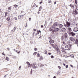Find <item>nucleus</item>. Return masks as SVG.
Returning a JSON list of instances; mask_svg holds the SVG:
<instances>
[{
  "label": "nucleus",
  "instance_id": "f257e3e1",
  "mask_svg": "<svg viewBox=\"0 0 78 78\" xmlns=\"http://www.w3.org/2000/svg\"><path fill=\"white\" fill-rule=\"evenodd\" d=\"M65 37H64V36H62L61 38L62 40V41H66L68 40V37H67V34L66 33L64 34Z\"/></svg>",
  "mask_w": 78,
  "mask_h": 78
},
{
  "label": "nucleus",
  "instance_id": "f03ea898",
  "mask_svg": "<svg viewBox=\"0 0 78 78\" xmlns=\"http://www.w3.org/2000/svg\"><path fill=\"white\" fill-rule=\"evenodd\" d=\"M66 25L64 24V25L65 27H69L70 26V23L68 22V21H66Z\"/></svg>",
  "mask_w": 78,
  "mask_h": 78
},
{
  "label": "nucleus",
  "instance_id": "7ed1b4c3",
  "mask_svg": "<svg viewBox=\"0 0 78 78\" xmlns=\"http://www.w3.org/2000/svg\"><path fill=\"white\" fill-rule=\"evenodd\" d=\"M69 39L70 40V41H72V42H74V41L76 40L75 38L72 37H70L69 38Z\"/></svg>",
  "mask_w": 78,
  "mask_h": 78
},
{
  "label": "nucleus",
  "instance_id": "20e7f679",
  "mask_svg": "<svg viewBox=\"0 0 78 78\" xmlns=\"http://www.w3.org/2000/svg\"><path fill=\"white\" fill-rule=\"evenodd\" d=\"M65 48L67 50H70V47L69 46L66 45L65 46Z\"/></svg>",
  "mask_w": 78,
  "mask_h": 78
},
{
  "label": "nucleus",
  "instance_id": "39448f33",
  "mask_svg": "<svg viewBox=\"0 0 78 78\" xmlns=\"http://www.w3.org/2000/svg\"><path fill=\"white\" fill-rule=\"evenodd\" d=\"M31 66H32L33 68H36L37 67L35 63H34L33 65H31Z\"/></svg>",
  "mask_w": 78,
  "mask_h": 78
},
{
  "label": "nucleus",
  "instance_id": "423d86ee",
  "mask_svg": "<svg viewBox=\"0 0 78 78\" xmlns=\"http://www.w3.org/2000/svg\"><path fill=\"white\" fill-rule=\"evenodd\" d=\"M54 25L55 27H58L59 26V23L58 22H55L54 23Z\"/></svg>",
  "mask_w": 78,
  "mask_h": 78
},
{
  "label": "nucleus",
  "instance_id": "0eeeda50",
  "mask_svg": "<svg viewBox=\"0 0 78 78\" xmlns=\"http://www.w3.org/2000/svg\"><path fill=\"white\" fill-rule=\"evenodd\" d=\"M58 30H59V29L58 28H56L54 30V32L55 33H57V32H58Z\"/></svg>",
  "mask_w": 78,
  "mask_h": 78
},
{
  "label": "nucleus",
  "instance_id": "6e6552de",
  "mask_svg": "<svg viewBox=\"0 0 78 78\" xmlns=\"http://www.w3.org/2000/svg\"><path fill=\"white\" fill-rule=\"evenodd\" d=\"M78 31V28L77 27H74L73 29V31L75 32H77V31Z\"/></svg>",
  "mask_w": 78,
  "mask_h": 78
},
{
  "label": "nucleus",
  "instance_id": "1a4fd4ad",
  "mask_svg": "<svg viewBox=\"0 0 78 78\" xmlns=\"http://www.w3.org/2000/svg\"><path fill=\"white\" fill-rule=\"evenodd\" d=\"M57 53L58 54H60V53H61L60 50H59V48H57Z\"/></svg>",
  "mask_w": 78,
  "mask_h": 78
},
{
  "label": "nucleus",
  "instance_id": "9d476101",
  "mask_svg": "<svg viewBox=\"0 0 78 78\" xmlns=\"http://www.w3.org/2000/svg\"><path fill=\"white\" fill-rule=\"evenodd\" d=\"M70 34L72 36H73L76 34L73 33V32H72L70 33Z\"/></svg>",
  "mask_w": 78,
  "mask_h": 78
},
{
  "label": "nucleus",
  "instance_id": "9b49d317",
  "mask_svg": "<svg viewBox=\"0 0 78 78\" xmlns=\"http://www.w3.org/2000/svg\"><path fill=\"white\" fill-rule=\"evenodd\" d=\"M50 44H53L54 43V41L53 40L50 39V41H49Z\"/></svg>",
  "mask_w": 78,
  "mask_h": 78
},
{
  "label": "nucleus",
  "instance_id": "f8f14e48",
  "mask_svg": "<svg viewBox=\"0 0 78 78\" xmlns=\"http://www.w3.org/2000/svg\"><path fill=\"white\" fill-rule=\"evenodd\" d=\"M75 44H76L77 46H78V40L76 39L75 42Z\"/></svg>",
  "mask_w": 78,
  "mask_h": 78
},
{
  "label": "nucleus",
  "instance_id": "ddd939ff",
  "mask_svg": "<svg viewBox=\"0 0 78 78\" xmlns=\"http://www.w3.org/2000/svg\"><path fill=\"white\" fill-rule=\"evenodd\" d=\"M61 30L63 32H65L66 31V28H63Z\"/></svg>",
  "mask_w": 78,
  "mask_h": 78
},
{
  "label": "nucleus",
  "instance_id": "4468645a",
  "mask_svg": "<svg viewBox=\"0 0 78 78\" xmlns=\"http://www.w3.org/2000/svg\"><path fill=\"white\" fill-rule=\"evenodd\" d=\"M61 50L62 51V52H65V50H64V49L63 48H61Z\"/></svg>",
  "mask_w": 78,
  "mask_h": 78
},
{
  "label": "nucleus",
  "instance_id": "2eb2a0df",
  "mask_svg": "<svg viewBox=\"0 0 78 78\" xmlns=\"http://www.w3.org/2000/svg\"><path fill=\"white\" fill-rule=\"evenodd\" d=\"M73 14H74L76 15V14H77L78 12H77V11H76V10H75V11L73 12Z\"/></svg>",
  "mask_w": 78,
  "mask_h": 78
},
{
  "label": "nucleus",
  "instance_id": "dca6fc26",
  "mask_svg": "<svg viewBox=\"0 0 78 78\" xmlns=\"http://www.w3.org/2000/svg\"><path fill=\"white\" fill-rule=\"evenodd\" d=\"M55 27H56L53 24V25L51 27V30H54V29H55Z\"/></svg>",
  "mask_w": 78,
  "mask_h": 78
},
{
  "label": "nucleus",
  "instance_id": "f3484780",
  "mask_svg": "<svg viewBox=\"0 0 78 78\" xmlns=\"http://www.w3.org/2000/svg\"><path fill=\"white\" fill-rule=\"evenodd\" d=\"M68 31H69V32H70L71 31H72V29L70 27L68 28Z\"/></svg>",
  "mask_w": 78,
  "mask_h": 78
},
{
  "label": "nucleus",
  "instance_id": "a211bd4d",
  "mask_svg": "<svg viewBox=\"0 0 78 78\" xmlns=\"http://www.w3.org/2000/svg\"><path fill=\"white\" fill-rule=\"evenodd\" d=\"M59 26V28H62V27L63 26L62 24H60L59 25H58Z\"/></svg>",
  "mask_w": 78,
  "mask_h": 78
},
{
  "label": "nucleus",
  "instance_id": "6ab92c4d",
  "mask_svg": "<svg viewBox=\"0 0 78 78\" xmlns=\"http://www.w3.org/2000/svg\"><path fill=\"white\" fill-rule=\"evenodd\" d=\"M43 59V57H42V56H41L40 58V61H42Z\"/></svg>",
  "mask_w": 78,
  "mask_h": 78
},
{
  "label": "nucleus",
  "instance_id": "aec40b11",
  "mask_svg": "<svg viewBox=\"0 0 78 78\" xmlns=\"http://www.w3.org/2000/svg\"><path fill=\"white\" fill-rule=\"evenodd\" d=\"M5 16H4V17H6V16H7V15L8 14V13H7V12H5Z\"/></svg>",
  "mask_w": 78,
  "mask_h": 78
},
{
  "label": "nucleus",
  "instance_id": "412c9836",
  "mask_svg": "<svg viewBox=\"0 0 78 78\" xmlns=\"http://www.w3.org/2000/svg\"><path fill=\"white\" fill-rule=\"evenodd\" d=\"M69 6H70L71 8H73V5H72V4H71L70 5H69Z\"/></svg>",
  "mask_w": 78,
  "mask_h": 78
},
{
  "label": "nucleus",
  "instance_id": "4be33fe9",
  "mask_svg": "<svg viewBox=\"0 0 78 78\" xmlns=\"http://www.w3.org/2000/svg\"><path fill=\"white\" fill-rule=\"evenodd\" d=\"M16 30V27H15L14 28H13V30H12V31H13V32L15 31V30Z\"/></svg>",
  "mask_w": 78,
  "mask_h": 78
},
{
  "label": "nucleus",
  "instance_id": "5701e85b",
  "mask_svg": "<svg viewBox=\"0 0 78 78\" xmlns=\"http://www.w3.org/2000/svg\"><path fill=\"white\" fill-rule=\"evenodd\" d=\"M41 9H42V7H40L39 8V11H41Z\"/></svg>",
  "mask_w": 78,
  "mask_h": 78
},
{
  "label": "nucleus",
  "instance_id": "b1692460",
  "mask_svg": "<svg viewBox=\"0 0 78 78\" xmlns=\"http://www.w3.org/2000/svg\"><path fill=\"white\" fill-rule=\"evenodd\" d=\"M6 20H7V21H9V20H10L9 17L7 18L6 19Z\"/></svg>",
  "mask_w": 78,
  "mask_h": 78
},
{
  "label": "nucleus",
  "instance_id": "393cba45",
  "mask_svg": "<svg viewBox=\"0 0 78 78\" xmlns=\"http://www.w3.org/2000/svg\"><path fill=\"white\" fill-rule=\"evenodd\" d=\"M52 46L54 48H55V44H52Z\"/></svg>",
  "mask_w": 78,
  "mask_h": 78
},
{
  "label": "nucleus",
  "instance_id": "a878e982",
  "mask_svg": "<svg viewBox=\"0 0 78 78\" xmlns=\"http://www.w3.org/2000/svg\"><path fill=\"white\" fill-rule=\"evenodd\" d=\"M37 54V52H35L34 53L33 55L34 56H35Z\"/></svg>",
  "mask_w": 78,
  "mask_h": 78
},
{
  "label": "nucleus",
  "instance_id": "bb28decb",
  "mask_svg": "<svg viewBox=\"0 0 78 78\" xmlns=\"http://www.w3.org/2000/svg\"><path fill=\"white\" fill-rule=\"evenodd\" d=\"M21 15H20L18 16V19H21Z\"/></svg>",
  "mask_w": 78,
  "mask_h": 78
},
{
  "label": "nucleus",
  "instance_id": "cd10ccee",
  "mask_svg": "<svg viewBox=\"0 0 78 78\" xmlns=\"http://www.w3.org/2000/svg\"><path fill=\"white\" fill-rule=\"evenodd\" d=\"M37 57H39L40 56V54H37Z\"/></svg>",
  "mask_w": 78,
  "mask_h": 78
},
{
  "label": "nucleus",
  "instance_id": "c85d7f7f",
  "mask_svg": "<svg viewBox=\"0 0 78 78\" xmlns=\"http://www.w3.org/2000/svg\"><path fill=\"white\" fill-rule=\"evenodd\" d=\"M8 9H9V10H11V7H9L8 8Z\"/></svg>",
  "mask_w": 78,
  "mask_h": 78
},
{
  "label": "nucleus",
  "instance_id": "c756f323",
  "mask_svg": "<svg viewBox=\"0 0 78 78\" xmlns=\"http://www.w3.org/2000/svg\"><path fill=\"white\" fill-rule=\"evenodd\" d=\"M28 67H30V66H31L32 67V66H31V65H30V64L29 63V64H28Z\"/></svg>",
  "mask_w": 78,
  "mask_h": 78
},
{
  "label": "nucleus",
  "instance_id": "7c9ffc66",
  "mask_svg": "<svg viewBox=\"0 0 78 78\" xmlns=\"http://www.w3.org/2000/svg\"><path fill=\"white\" fill-rule=\"evenodd\" d=\"M5 59L6 60H8V59H9V58L8 57H6L5 58Z\"/></svg>",
  "mask_w": 78,
  "mask_h": 78
},
{
  "label": "nucleus",
  "instance_id": "2f4dec72",
  "mask_svg": "<svg viewBox=\"0 0 78 78\" xmlns=\"http://www.w3.org/2000/svg\"><path fill=\"white\" fill-rule=\"evenodd\" d=\"M42 66H44V65H41L40 66V67H42Z\"/></svg>",
  "mask_w": 78,
  "mask_h": 78
},
{
  "label": "nucleus",
  "instance_id": "473e14b6",
  "mask_svg": "<svg viewBox=\"0 0 78 78\" xmlns=\"http://www.w3.org/2000/svg\"><path fill=\"white\" fill-rule=\"evenodd\" d=\"M55 48H56V47H58V46H57V45H56V44H55Z\"/></svg>",
  "mask_w": 78,
  "mask_h": 78
},
{
  "label": "nucleus",
  "instance_id": "72a5a7b5",
  "mask_svg": "<svg viewBox=\"0 0 78 78\" xmlns=\"http://www.w3.org/2000/svg\"><path fill=\"white\" fill-rule=\"evenodd\" d=\"M51 58H54V56H53V55H51Z\"/></svg>",
  "mask_w": 78,
  "mask_h": 78
},
{
  "label": "nucleus",
  "instance_id": "f704fd0d",
  "mask_svg": "<svg viewBox=\"0 0 78 78\" xmlns=\"http://www.w3.org/2000/svg\"><path fill=\"white\" fill-rule=\"evenodd\" d=\"M44 52H45V54H47V52L46 51H45Z\"/></svg>",
  "mask_w": 78,
  "mask_h": 78
},
{
  "label": "nucleus",
  "instance_id": "c9c22d12",
  "mask_svg": "<svg viewBox=\"0 0 78 78\" xmlns=\"http://www.w3.org/2000/svg\"><path fill=\"white\" fill-rule=\"evenodd\" d=\"M21 68V66H20V67H19V70H20V69Z\"/></svg>",
  "mask_w": 78,
  "mask_h": 78
},
{
  "label": "nucleus",
  "instance_id": "e433bc0d",
  "mask_svg": "<svg viewBox=\"0 0 78 78\" xmlns=\"http://www.w3.org/2000/svg\"><path fill=\"white\" fill-rule=\"evenodd\" d=\"M48 54L49 55H51V53H48Z\"/></svg>",
  "mask_w": 78,
  "mask_h": 78
},
{
  "label": "nucleus",
  "instance_id": "4c0bfd02",
  "mask_svg": "<svg viewBox=\"0 0 78 78\" xmlns=\"http://www.w3.org/2000/svg\"><path fill=\"white\" fill-rule=\"evenodd\" d=\"M58 68H59V69H61V67L59 66H58Z\"/></svg>",
  "mask_w": 78,
  "mask_h": 78
},
{
  "label": "nucleus",
  "instance_id": "58836bf2",
  "mask_svg": "<svg viewBox=\"0 0 78 78\" xmlns=\"http://www.w3.org/2000/svg\"><path fill=\"white\" fill-rule=\"evenodd\" d=\"M41 3H42V1H41V2H40V4H41Z\"/></svg>",
  "mask_w": 78,
  "mask_h": 78
},
{
  "label": "nucleus",
  "instance_id": "ea45409f",
  "mask_svg": "<svg viewBox=\"0 0 78 78\" xmlns=\"http://www.w3.org/2000/svg\"><path fill=\"white\" fill-rule=\"evenodd\" d=\"M14 19L15 20H17V18H16V17H15L14 18Z\"/></svg>",
  "mask_w": 78,
  "mask_h": 78
},
{
  "label": "nucleus",
  "instance_id": "a19ab883",
  "mask_svg": "<svg viewBox=\"0 0 78 78\" xmlns=\"http://www.w3.org/2000/svg\"><path fill=\"white\" fill-rule=\"evenodd\" d=\"M27 64H28H28H30V63L29 62H27Z\"/></svg>",
  "mask_w": 78,
  "mask_h": 78
},
{
  "label": "nucleus",
  "instance_id": "79ce46f5",
  "mask_svg": "<svg viewBox=\"0 0 78 78\" xmlns=\"http://www.w3.org/2000/svg\"><path fill=\"white\" fill-rule=\"evenodd\" d=\"M76 9H77V10H78V6H77Z\"/></svg>",
  "mask_w": 78,
  "mask_h": 78
},
{
  "label": "nucleus",
  "instance_id": "37998d69",
  "mask_svg": "<svg viewBox=\"0 0 78 78\" xmlns=\"http://www.w3.org/2000/svg\"><path fill=\"white\" fill-rule=\"evenodd\" d=\"M48 3H51V2L50 1L48 2Z\"/></svg>",
  "mask_w": 78,
  "mask_h": 78
},
{
  "label": "nucleus",
  "instance_id": "c03bdc74",
  "mask_svg": "<svg viewBox=\"0 0 78 78\" xmlns=\"http://www.w3.org/2000/svg\"><path fill=\"white\" fill-rule=\"evenodd\" d=\"M31 20V18H29V20L30 21Z\"/></svg>",
  "mask_w": 78,
  "mask_h": 78
},
{
  "label": "nucleus",
  "instance_id": "a18cd8bd",
  "mask_svg": "<svg viewBox=\"0 0 78 78\" xmlns=\"http://www.w3.org/2000/svg\"><path fill=\"white\" fill-rule=\"evenodd\" d=\"M37 48H35L34 49V50H35V51H37Z\"/></svg>",
  "mask_w": 78,
  "mask_h": 78
},
{
  "label": "nucleus",
  "instance_id": "49530a36",
  "mask_svg": "<svg viewBox=\"0 0 78 78\" xmlns=\"http://www.w3.org/2000/svg\"><path fill=\"white\" fill-rule=\"evenodd\" d=\"M66 68H68V65H67L66 66Z\"/></svg>",
  "mask_w": 78,
  "mask_h": 78
},
{
  "label": "nucleus",
  "instance_id": "de8ad7c7",
  "mask_svg": "<svg viewBox=\"0 0 78 78\" xmlns=\"http://www.w3.org/2000/svg\"><path fill=\"white\" fill-rule=\"evenodd\" d=\"M17 6H18V5H16L15 6V8H17Z\"/></svg>",
  "mask_w": 78,
  "mask_h": 78
},
{
  "label": "nucleus",
  "instance_id": "09e8293b",
  "mask_svg": "<svg viewBox=\"0 0 78 78\" xmlns=\"http://www.w3.org/2000/svg\"><path fill=\"white\" fill-rule=\"evenodd\" d=\"M37 34H39V31H37Z\"/></svg>",
  "mask_w": 78,
  "mask_h": 78
},
{
  "label": "nucleus",
  "instance_id": "8fccbe9b",
  "mask_svg": "<svg viewBox=\"0 0 78 78\" xmlns=\"http://www.w3.org/2000/svg\"><path fill=\"white\" fill-rule=\"evenodd\" d=\"M75 0V3L76 4V0Z\"/></svg>",
  "mask_w": 78,
  "mask_h": 78
},
{
  "label": "nucleus",
  "instance_id": "3c124183",
  "mask_svg": "<svg viewBox=\"0 0 78 78\" xmlns=\"http://www.w3.org/2000/svg\"><path fill=\"white\" fill-rule=\"evenodd\" d=\"M63 65L64 66H66V64L65 63H63Z\"/></svg>",
  "mask_w": 78,
  "mask_h": 78
},
{
  "label": "nucleus",
  "instance_id": "603ef678",
  "mask_svg": "<svg viewBox=\"0 0 78 78\" xmlns=\"http://www.w3.org/2000/svg\"><path fill=\"white\" fill-rule=\"evenodd\" d=\"M56 2H54V5H56Z\"/></svg>",
  "mask_w": 78,
  "mask_h": 78
},
{
  "label": "nucleus",
  "instance_id": "864d4df0",
  "mask_svg": "<svg viewBox=\"0 0 78 78\" xmlns=\"http://www.w3.org/2000/svg\"><path fill=\"white\" fill-rule=\"evenodd\" d=\"M63 43L64 44H66V43H65V42L64 41H63Z\"/></svg>",
  "mask_w": 78,
  "mask_h": 78
},
{
  "label": "nucleus",
  "instance_id": "5fc2aeb1",
  "mask_svg": "<svg viewBox=\"0 0 78 78\" xmlns=\"http://www.w3.org/2000/svg\"><path fill=\"white\" fill-rule=\"evenodd\" d=\"M7 50H9V48H7Z\"/></svg>",
  "mask_w": 78,
  "mask_h": 78
},
{
  "label": "nucleus",
  "instance_id": "6e6d98bb",
  "mask_svg": "<svg viewBox=\"0 0 78 78\" xmlns=\"http://www.w3.org/2000/svg\"><path fill=\"white\" fill-rule=\"evenodd\" d=\"M71 56H72V57H73L74 56V55H71Z\"/></svg>",
  "mask_w": 78,
  "mask_h": 78
},
{
  "label": "nucleus",
  "instance_id": "4d7b16f0",
  "mask_svg": "<svg viewBox=\"0 0 78 78\" xmlns=\"http://www.w3.org/2000/svg\"><path fill=\"white\" fill-rule=\"evenodd\" d=\"M41 28H43V25H42L41 26Z\"/></svg>",
  "mask_w": 78,
  "mask_h": 78
},
{
  "label": "nucleus",
  "instance_id": "13d9d810",
  "mask_svg": "<svg viewBox=\"0 0 78 78\" xmlns=\"http://www.w3.org/2000/svg\"><path fill=\"white\" fill-rule=\"evenodd\" d=\"M70 66L71 67H73V66L72 65H70Z\"/></svg>",
  "mask_w": 78,
  "mask_h": 78
},
{
  "label": "nucleus",
  "instance_id": "bf43d9fd",
  "mask_svg": "<svg viewBox=\"0 0 78 78\" xmlns=\"http://www.w3.org/2000/svg\"><path fill=\"white\" fill-rule=\"evenodd\" d=\"M48 39H51V37H49L48 38Z\"/></svg>",
  "mask_w": 78,
  "mask_h": 78
},
{
  "label": "nucleus",
  "instance_id": "052dcab7",
  "mask_svg": "<svg viewBox=\"0 0 78 78\" xmlns=\"http://www.w3.org/2000/svg\"><path fill=\"white\" fill-rule=\"evenodd\" d=\"M76 37L77 39H78V35H77L76 36Z\"/></svg>",
  "mask_w": 78,
  "mask_h": 78
},
{
  "label": "nucleus",
  "instance_id": "680f3d73",
  "mask_svg": "<svg viewBox=\"0 0 78 78\" xmlns=\"http://www.w3.org/2000/svg\"><path fill=\"white\" fill-rule=\"evenodd\" d=\"M2 55H5L4 54L3 52L2 53Z\"/></svg>",
  "mask_w": 78,
  "mask_h": 78
},
{
  "label": "nucleus",
  "instance_id": "e2e57ef3",
  "mask_svg": "<svg viewBox=\"0 0 78 78\" xmlns=\"http://www.w3.org/2000/svg\"><path fill=\"white\" fill-rule=\"evenodd\" d=\"M34 31H36V29H34Z\"/></svg>",
  "mask_w": 78,
  "mask_h": 78
},
{
  "label": "nucleus",
  "instance_id": "0e129e2a",
  "mask_svg": "<svg viewBox=\"0 0 78 78\" xmlns=\"http://www.w3.org/2000/svg\"><path fill=\"white\" fill-rule=\"evenodd\" d=\"M30 73H31L30 74H32V71L30 72Z\"/></svg>",
  "mask_w": 78,
  "mask_h": 78
},
{
  "label": "nucleus",
  "instance_id": "69168bd1",
  "mask_svg": "<svg viewBox=\"0 0 78 78\" xmlns=\"http://www.w3.org/2000/svg\"><path fill=\"white\" fill-rule=\"evenodd\" d=\"M39 32L40 33H41V31L40 30H39Z\"/></svg>",
  "mask_w": 78,
  "mask_h": 78
},
{
  "label": "nucleus",
  "instance_id": "338daca9",
  "mask_svg": "<svg viewBox=\"0 0 78 78\" xmlns=\"http://www.w3.org/2000/svg\"><path fill=\"white\" fill-rule=\"evenodd\" d=\"M53 78H56V76H54Z\"/></svg>",
  "mask_w": 78,
  "mask_h": 78
},
{
  "label": "nucleus",
  "instance_id": "774afa93",
  "mask_svg": "<svg viewBox=\"0 0 78 78\" xmlns=\"http://www.w3.org/2000/svg\"><path fill=\"white\" fill-rule=\"evenodd\" d=\"M39 12H37L38 14H39Z\"/></svg>",
  "mask_w": 78,
  "mask_h": 78
}]
</instances>
